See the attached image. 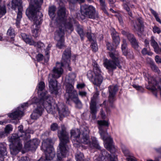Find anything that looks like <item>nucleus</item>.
<instances>
[{"mask_svg":"<svg viewBox=\"0 0 161 161\" xmlns=\"http://www.w3.org/2000/svg\"><path fill=\"white\" fill-rule=\"evenodd\" d=\"M66 14L65 8L64 7H60L58 11V17L56 19L58 23L61 22L60 26H59L55 33L54 39L56 41L64 39V28L69 29L72 31L73 29L72 23L74 22L73 19L70 20L66 18Z\"/></svg>","mask_w":161,"mask_h":161,"instance_id":"obj_1","label":"nucleus"},{"mask_svg":"<svg viewBox=\"0 0 161 161\" xmlns=\"http://www.w3.org/2000/svg\"><path fill=\"white\" fill-rule=\"evenodd\" d=\"M34 3L31 4L26 9V14L29 19L33 22V24L31 27L32 36L36 37L38 36L40 28V25L41 23V18L42 16V13L39 11L40 5Z\"/></svg>","mask_w":161,"mask_h":161,"instance_id":"obj_2","label":"nucleus"},{"mask_svg":"<svg viewBox=\"0 0 161 161\" xmlns=\"http://www.w3.org/2000/svg\"><path fill=\"white\" fill-rule=\"evenodd\" d=\"M68 135L64 126L62 125L61 130L58 132V136L60 140L57 153L58 159L59 160H62L67 155L68 147L66 144L69 142Z\"/></svg>","mask_w":161,"mask_h":161,"instance_id":"obj_3","label":"nucleus"},{"mask_svg":"<svg viewBox=\"0 0 161 161\" xmlns=\"http://www.w3.org/2000/svg\"><path fill=\"white\" fill-rule=\"evenodd\" d=\"M71 56L70 49H67L65 50L61 60V63H56V66L54 67L52 70L53 74L49 75H53L54 79L58 78L60 77L63 72V69L62 67L64 66L69 67Z\"/></svg>","mask_w":161,"mask_h":161,"instance_id":"obj_4","label":"nucleus"},{"mask_svg":"<svg viewBox=\"0 0 161 161\" xmlns=\"http://www.w3.org/2000/svg\"><path fill=\"white\" fill-rule=\"evenodd\" d=\"M97 123L99 125V133L102 139L104 141V146L105 148L111 152L113 153L115 149L114 145L113 144L112 138L110 136L107 137L108 133L105 131L103 126H108V123L105 120L98 121Z\"/></svg>","mask_w":161,"mask_h":161,"instance_id":"obj_5","label":"nucleus"},{"mask_svg":"<svg viewBox=\"0 0 161 161\" xmlns=\"http://www.w3.org/2000/svg\"><path fill=\"white\" fill-rule=\"evenodd\" d=\"M23 139L22 135L17 133L13 134L8 137V141L11 143L10 145V149L12 155H16L22 149L21 140Z\"/></svg>","mask_w":161,"mask_h":161,"instance_id":"obj_6","label":"nucleus"},{"mask_svg":"<svg viewBox=\"0 0 161 161\" xmlns=\"http://www.w3.org/2000/svg\"><path fill=\"white\" fill-rule=\"evenodd\" d=\"M81 134L80 139L79 140L80 142L83 143L85 144H89L91 147H95L98 149L100 148L97 142L96 138L94 137L92 138V142H90L89 133L90 130L86 126H83L80 128Z\"/></svg>","mask_w":161,"mask_h":161,"instance_id":"obj_7","label":"nucleus"},{"mask_svg":"<svg viewBox=\"0 0 161 161\" xmlns=\"http://www.w3.org/2000/svg\"><path fill=\"white\" fill-rule=\"evenodd\" d=\"M47 97L43 99L40 100L39 101V99L36 97L34 98L33 103H37L39 104H42L43 106L45 107L48 113L53 114L57 110L58 105L55 104L53 101V98L49 96H47Z\"/></svg>","mask_w":161,"mask_h":161,"instance_id":"obj_8","label":"nucleus"},{"mask_svg":"<svg viewBox=\"0 0 161 161\" xmlns=\"http://www.w3.org/2000/svg\"><path fill=\"white\" fill-rule=\"evenodd\" d=\"M93 72L91 70L88 71L87 76L94 85L98 86L102 83L103 78L101 75V70L96 63H94L93 64Z\"/></svg>","mask_w":161,"mask_h":161,"instance_id":"obj_9","label":"nucleus"},{"mask_svg":"<svg viewBox=\"0 0 161 161\" xmlns=\"http://www.w3.org/2000/svg\"><path fill=\"white\" fill-rule=\"evenodd\" d=\"M109 56L112 60H108L106 59L104 60V64L105 67L108 69L113 70L116 69L117 66L119 68H121L119 65L118 60V53L116 52L109 53Z\"/></svg>","mask_w":161,"mask_h":161,"instance_id":"obj_10","label":"nucleus"},{"mask_svg":"<svg viewBox=\"0 0 161 161\" xmlns=\"http://www.w3.org/2000/svg\"><path fill=\"white\" fill-rule=\"evenodd\" d=\"M52 140L47 139L43 140L41 148L45 153L46 158L47 160H51L55 155L54 149L51 145Z\"/></svg>","mask_w":161,"mask_h":161,"instance_id":"obj_11","label":"nucleus"},{"mask_svg":"<svg viewBox=\"0 0 161 161\" xmlns=\"http://www.w3.org/2000/svg\"><path fill=\"white\" fill-rule=\"evenodd\" d=\"M80 11L82 15L88 18L94 19L98 17L95 8L92 5H82L80 7Z\"/></svg>","mask_w":161,"mask_h":161,"instance_id":"obj_12","label":"nucleus"},{"mask_svg":"<svg viewBox=\"0 0 161 161\" xmlns=\"http://www.w3.org/2000/svg\"><path fill=\"white\" fill-rule=\"evenodd\" d=\"M117 157L113 154H110L105 150L101 151V153L94 161H117Z\"/></svg>","mask_w":161,"mask_h":161,"instance_id":"obj_13","label":"nucleus"},{"mask_svg":"<svg viewBox=\"0 0 161 161\" xmlns=\"http://www.w3.org/2000/svg\"><path fill=\"white\" fill-rule=\"evenodd\" d=\"M22 2L21 0H12V8L15 10L18 8L17 18L16 19V24L17 25L19 24L21 19L22 17Z\"/></svg>","mask_w":161,"mask_h":161,"instance_id":"obj_14","label":"nucleus"},{"mask_svg":"<svg viewBox=\"0 0 161 161\" xmlns=\"http://www.w3.org/2000/svg\"><path fill=\"white\" fill-rule=\"evenodd\" d=\"M66 93L65 97L68 101L70 99L71 100L78 96L76 91L74 89V87L72 84H65Z\"/></svg>","mask_w":161,"mask_h":161,"instance_id":"obj_15","label":"nucleus"},{"mask_svg":"<svg viewBox=\"0 0 161 161\" xmlns=\"http://www.w3.org/2000/svg\"><path fill=\"white\" fill-rule=\"evenodd\" d=\"M118 90V87L116 85H113L110 86L108 87L109 95L108 102L111 106H112V104L115 100V96Z\"/></svg>","mask_w":161,"mask_h":161,"instance_id":"obj_16","label":"nucleus"},{"mask_svg":"<svg viewBox=\"0 0 161 161\" xmlns=\"http://www.w3.org/2000/svg\"><path fill=\"white\" fill-rule=\"evenodd\" d=\"M39 143V141L36 139H34L25 143L24 147L27 150H34L37 147Z\"/></svg>","mask_w":161,"mask_h":161,"instance_id":"obj_17","label":"nucleus"},{"mask_svg":"<svg viewBox=\"0 0 161 161\" xmlns=\"http://www.w3.org/2000/svg\"><path fill=\"white\" fill-rule=\"evenodd\" d=\"M53 78V75H49L48 81L49 82V87L52 93L57 94L58 91L57 83L56 81H54Z\"/></svg>","mask_w":161,"mask_h":161,"instance_id":"obj_18","label":"nucleus"},{"mask_svg":"<svg viewBox=\"0 0 161 161\" xmlns=\"http://www.w3.org/2000/svg\"><path fill=\"white\" fill-rule=\"evenodd\" d=\"M57 110L61 117L68 115L69 112L67 107L62 103H59L58 105Z\"/></svg>","mask_w":161,"mask_h":161,"instance_id":"obj_19","label":"nucleus"},{"mask_svg":"<svg viewBox=\"0 0 161 161\" xmlns=\"http://www.w3.org/2000/svg\"><path fill=\"white\" fill-rule=\"evenodd\" d=\"M98 96L97 93H95L93 97L91 99L90 103V108L91 113H96L97 111V108L96 106V97Z\"/></svg>","mask_w":161,"mask_h":161,"instance_id":"obj_20","label":"nucleus"},{"mask_svg":"<svg viewBox=\"0 0 161 161\" xmlns=\"http://www.w3.org/2000/svg\"><path fill=\"white\" fill-rule=\"evenodd\" d=\"M81 130L78 129H73L71 130L70 135L71 139L74 138L73 139L74 142L76 140V142L79 143V139L80 137Z\"/></svg>","mask_w":161,"mask_h":161,"instance_id":"obj_21","label":"nucleus"},{"mask_svg":"<svg viewBox=\"0 0 161 161\" xmlns=\"http://www.w3.org/2000/svg\"><path fill=\"white\" fill-rule=\"evenodd\" d=\"M133 25L135 31L141 32L142 31L143 23L141 19H137L135 22H133Z\"/></svg>","mask_w":161,"mask_h":161,"instance_id":"obj_22","label":"nucleus"},{"mask_svg":"<svg viewBox=\"0 0 161 161\" xmlns=\"http://www.w3.org/2000/svg\"><path fill=\"white\" fill-rule=\"evenodd\" d=\"M43 109L42 106L37 107L33 111L31 115V118L36 119L41 116Z\"/></svg>","mask_w":161,"mask_h":161,"instance_id":"obj_23","label":"nucleus"},{"mask_svg":"<svg viewBox=\"0 0 161 161\" xmlns=\"http://www.w3.org/2000/svg\"><path fill=\"white\" fill-rule=\"evenodd\" d=\"M8 115L10 118L15 119L19 117H21L24 115V113L19 109V108H18L15 111L11 113L8 114Z\"/></svg>","mask_w":161,"mask_h":161,"instance_id":"obj_24","label":"nucleus"},{"mask_svg":"<svg viewBox=\"0 0 161 161\" xmlns=\"http://www.w3.org/2000/svg\"><path fill=\"white\" fill-rule=\"evenodd\" d=\"M45 88V84L43 82H40L38 85V93L40 94V100L43 99L47 97V96H48L46 94V92H45L41 93V91H42ZM46 93L47 92H46Z\"/></svg>","mask_w":161,"mask_h":161,"instance_id":"obj_25","label":"nucleus"},{"mask_svg":"<svg viewBox=\"0 0 161 161\" xmlns=\"http://www.w3.org/2000/svg\"><path fill=\"white\" fill-rule=\"evenodd\" d=\"M159 46L154 40V37H152V46L154 48V52L157 54L161 53V43H159Z\"/></svg>","mask_w":161,"mask_h":161,"instance_id":"obj_26","label":"nucleus"},{"mask_svg":"<svg viewBox=\"0 0 161 161\" xmlns=\"http://www.w3.org/2000/svg\"><path fill=\"white\" fill-rule=\"evenodd\" d=\"M7 152L5 144L0 143V160H3V157L7 155Z\"/></svg>","mask_w":161,"mask_h":161,"instance_id":"obj_27","label":"nucleus"},{"mask_svg":"<svg viewBox=\"0 0 161 161\" xmlns=\"http://www.w3.org/2000/svg\"><path fill=\"white\" fill-rule=\"evenodd\" d=\"M76 77V75L75 74H69L66 78L65 84H69L72 85L74 84Z\"/></svg>","mask_w":161,"mask_h":161,"instance_id":"obj_28","label":"nucleus"},{"mask_svg":"<svg viewBox=\"0 0 161 161\" xmlns=\"http://www.w3.org/2000/svg\"><path fill=\"white\" fill-rule=\"evenodd\" d=\"M18 130L17 134H20V135H22L24 139H26L30 138V135L29 133L24 132L23 131V126L22 125H20L18 127Z\"/></svg>","mask_w":161,"mask_h":161,"instance_id":"obj_29","label":"nucleus"},{"mask_svg":"<svg viewBox=\"0 0 161 161\" xmlns=\"http://www.w3.org/2000/svg\"><path fill=\"white\" fill-rule=\"evenodd\" d=\"M127 37L132 45L134 47H137L138 44L133 35L130 33L128 35Z\"/></svg>","mask_w":161,"mask_h":161,"instance_id":"obj_30","label":"nucleus"},{"mask_svg":"<svg viewBox=\"0 0 161 161\" xmlns=\"http://www.w3.org/2000/svg\"><path fill=\"white\" fill-rule=\"evenodd\" d=\"M23 39L26 42L30 45L34 43V41L29 38V36L25 33H22L21 34Z\"/></svg>","mask_w":161,"mask_h":161,"instance_id":"obj_31","label":"nucleus"},{"mask_svg":"<svg viewBox=\"0 0 161 161\" xmlns=\"http://www.w3.org/2000/svg\"><path fill=\"white\" fill-rule=\"evenodd\" d=\"M112 36L114 42L115 43V46H117L119 43L120 39L118 34L114 30L112 33Z\"/></svg>","mask_w":161,"mask_h":161,"instance_id":"obj_32","label":"nucleus"},{"mask_svg":"<svg viewBox=\"0 0 161 161\" xmlns=\"http://www.w3.org/2000/svg\"><path fill=\"white\" fill-rule=\"evenodd\" d=\"M123 7L124 9L128 12V14L131 17L132 16V14L130 11V8L128 7L129 3H127L126 1L123 0Z\"/></svg>","mask_w":161,"mask_h":161,"instance_id":"obj_33","label":"nucleus"},{"mask_svg":"<svg viewBox=\"0 0 161 161\" xmlns=\"http://www.w3.org/2000/svg\"><path fill=\"white\" fill-rule=\"evenodd\" d=\"M76 104V107L78 108H81L82 107V104L81 102L79 99L78 96L75 97L72 100Z\"/></svg>","mask_w":161,"mask_h":161,"instance_id":"obj_34","label":"nucleus"},{"mask_svg":"<svg viewBox=\"0 0 161 161\" xmlns=\"http://www.w3.org/2000/svg\"><path fill=\"white\" fill-rule=\"evenodd\" d=\"M51 46L52 45L51 44H49L45 50V57L46 59L47 60H48L49 59V50L50 49V48Z\"/></svg>","mask_w":161,"mask_h":161,"instance_id":"obj_35","label":"nucleus"},{"mask_svg":"<svg viewBox=\"0 0 161 161\" xmlns=\"http://www.w3.org/2000/svg\"><path fill=\"white\" fill-rule=\"evenodd\" d=\"M75 157L77 161H84V155L82 153L77 152Z\"/></svg>","mask_w":161,"mask_h":161,"instance_id":"obj_36","label":"nucleus"},{"mask_svg":"<svg viewBox=\"0 0 161 161\" xmlns=\"http://www.w3.org/2000/svg\"><path fill=\"white\" fill-rule=\"evenodd\" d=\"M56 8L54 6L50 7L49 9V14L51 17H53L54 16Z\"/></svg>","mask_w":161,"mask_h":161,"instance_id":"obj_37","label":"nucleus"},{"mask_svg":"<svg viewBox=\"0 0 161 161\" xmlns=\"http://www.w3.org/2000/svg\"><path fill=\"white\" fill-rule=\"evenodd\" d=\"M155 150L159 154L158 157H155L154 160H152V161H159V158H161V147L155 148Z\"/></svg>","mask_w":161,"mask_h":161,"instance_id":"obj_38","label":"nucleus"},{"mask_svg":"<svg viewBox=\"0 0 161 161\" xmlns=\"http://www.w3.org/2000/svg\"><path fill=\"white\" fill-rule=\"evenodd\" d=\"M152 70H153L155 72L159 74L160 71L158 67L155 64L154 62L152 61Z\"/></svg>","mask_w":161,"mask_h":161,"instance_id":"obj_39","label":"nucleus"},{"mask_svg":"<svg viewBox=\"0 0 161 161\" xmlns=\"http://www.w3.org/2000/svg\"><path fill=\"white\" fill-rule=\"evenodd\" d=\"M58 43L57 44V47L59 49L64 48L65 47L64 43V39L62 40H59L57 41Z\"/></svg>","mask_w":161,"mask_h":161,"instance_id":"obj_40","label":"nucleus"},{"mask_svg":"<svg viewBox=\"0 0 161 161\" xmlns=\"http://www.w3.org/2000/svg\"><path fill=\"white\" fill-rule=\"evenodd\" d=\"M152 14L155 17L156 20L161 24V20L159 17L158 14L152 9Z\"/></svg>","mask_w":161,"mask_h":161,"instance_id":"obj_41","label":"nucleus"},{"mask_svg":"<svg viewBox=\"0 0 161 161\" xmlns=\"http://www.w3.org/2000/svg\"><path fill=\"white\" fill-rule=\"evenodd\" d=\"M31 45H34V46L39 48H43L44 46V44L40 42H36L34 41L33 44H31Z\"/></svg>","mask_w":161,"mask_h":161,"instance_id":"obj_42","label":"nucleus"},{"mask_svg":"<svg viewBox=\"0 0 161 161\" xmlns=\"http://www.w3.org/2000/svg\"><path fill=\"white\" fill-rule=\"evenodd\" d=\"M91 47L93 51L96 52L98 49V47L95 40L92 41L91 42Z\"/></svg>","mask_w":161,"mask_h":161,"instance_id":"obj_43","label":"nucleus"},{"mask_svg":"<svg viewBox=\"0 0 161 161\" xmlns=\"http://www.w3.org/2000/svg\"><path fill=\"white\" fill-rule=\"evenodd\" d=\"M7 35L13 38L15 35L14 30L11 27H10L8 31Z\"/></svg>","mask_w":161,"mask_h":161,"instance_id":"obj_44","label":"nucleus"},{"mask_svg":"<svg viewBox=\"0 0 161 161\" xmlns=\"http://www.w3.org/2000/svg\"><path fill=\"white\" fill-rule=\"evenodd\" d=\"M12 126L11 125H6L4 129V131L5 133H9L10 131L12 130Z\"/></svg>","mask_w":161,"mask_h":161,"instance_id":"obj_45","label":"nucleus"},{"mask_svg":"<svg viewBox=\"0 0 161 161\" xmlns=\"http://www.w3.org/2000/svg\"><path fill=\"white\" fill-rule=\"evenodd\" d=\"M121 147L122 151L125 155H128L129 153V151L128 148L124 144H122Z\"/></svg>","mask_w":161,"mask_h":161,"instance_id":"obj_46","label":"nucleus"},{"mask_svg":"<svg viewBox=\"0 0 161 161\" xmlns=\"http://www.w3.org/2000/svg\"><path fill=\"white\" fill-rule=\"evenodd\" d=\"M6 12L5 7L4 6H0V17H1V15L4 14Z\"/></svg>","mask_w":161,"mask_h":161,"instance_id":"obj_47","label":"nucleus"},{"mask_svg":"<svg viewBox=\"0 0 161 161\" xmlns=\"http://www.w3.org/2000/svg\"><path fill=\"white\" fill-rule=\"evenodd\" d=\"M142 53L143 55L148 54L149 55H150V48L149 49L146 48H144L142 50Z\"/></svg>","mask_w":161,"mask_h":161,"instance_id":"obj_48","label":"nucleus"},{"mask_svg":"<svg viewBox=\"0 0 161 161\" xmlns=\"http://www.w3.org/2000/svg\"><path fill=\"white\" fill-rule=\"evenodd\" d=\"M133 86L137 90L139 91L140 92H143V88L140 86H138V85H133Z\"/></svg>","mask_w":161,"mask_h":161,"instance_id":"obj_49","label":"nucleus"},{"mask_svg":"<svg viewBox=\"0 0 161 161\" xmlns=\"http://www.w3.org/2000/svg\"><path fill=\"white\" fill-rule=\"evenodd\" d=\"M153 31L154 33H157L159 34L161 32V31L159 28L157 26H154L153 28Z\"/></svg>","mask_w":161,"mask_h":161,"instance_id":"obj_50","label":"nucleus"},{"mask_svg":"<svg viewBox=\"0 0 161 161\" xmlns=\"http://www.w3.org/2000/svg\"><path fill=\"white\" fill-rule=\"evenodd\" d=\"M32 4L34 3L36 4H38V5H41L43 3V0H33L31 2Z\"/></svg>","mask_w":161,"mask_h":161,"instance_id":"obj_51","label":"nucleus"},{"mask_svg":"<svg viewBox=\"0 0 161 161\" xmlns=\"http://www.w3.org/2000/svg\"><path fill=\"white\" fill-rule=\"evenodd\" d=\"M78 33L80 35V36L82 38L83 35V29L80 27H78L77 30Z\"/></svg>","mask_w":161,"mask_h":161,"instance_id":"obj_52","label":"nucleus"},{"mask_svg":"<svg viewBox=\"0 0 161 161\" xmlns=\"http://www.w3.org/2000/svg\"><path fill=\"white\" fill-rule=\"evenodd\" d=\"M58 125L56 123L52 124L51 126V128L52 130L54 131L58 129Z\"/></svg>","mask_w":161,"mask_h":161,"instance_id":"obj_53","label":"nucleus"},{"mask_svg":"<svg viewBox=\"0 0 161 161\" xmlns=\"http://www.w3.org/2000/svg\"><path fill=\"white\" fill-rule=\"evenodd\" d=\"M44 58L43 55L42 54H39L36 57V59L38 61H41L43 60Z\"/></svg>","mask_w":161,"mask_h":161,"instance_id":"obj_54","label":"nucleus"},{"mask_svg":"<svg viewBox=\"0 0 161 161\" xmlns=\"http://www.w3.org/2000/svg\"><path fill=\"white\" fill-rule=\"evenodd\" d=\"M87 36L88 39L91 42L92 41L95 40V39L94 38H92V35L90 33H87Z\"/></svg>","mask_w":161,"mask_h":161,"instance_id":"obj_55","label":"nucleus"},{"mask_svg":"<svg viewBox=\"0 0 161 161\" xmlns=\"http://www.w3.org/2000/svg\"><path fill=\"white\" fill-rule=\"evenodd\" d=\"M123 44L122 45L121 49H126L127 43L125 40L124 39L123 41Z\"/></svg>","mask_w":161,"mask_h":161,"instance_id":"obj_56","label":"nucleus"},{"mask_svg":"<svg viewBox=\"0 0 161 161\" xmlns=\"http://www.w3.org/2000/svg\"><path fill=\"white\" fill-rule=\"evenodd\" d=\"M155 60L156 62L158 64H159L161 63V59L158 55H157L155 56Z\"/></svg>","mask_w":161,"mask_h":161,"instance_id":"obj_57","label":"nucleus"},{"mask_svg":"<svg viewBox=\"0 0 161 161\" xmlns=\"http://www.w3.org/2000/svg\"><path fill=\"white\" fill-rule=\"evenodd\" d=\"M107 47L109 50H113V48L111 46V44L109 43L108 42L107 43Z\"/></svg>","mask_w":161,"mask_h":161,"instance_id":"obj_58","label":"nucleus"},{"mask_svg":"<svg viewBox=\"0 0 161 161\" xmlns=\"http://www.w3.org/2000/svg\"><path fill=\"white\" fill-rule=\"evenodd\" d=\"M85 86L84 83L78 84L77 85V88L78 89H81L83 88Z\"/></svg>","mask_w":161,"mask_h":161,"instance_id":"obj_59","label":"nucleus"},{"mask_svg":"<svg viewBox=\"0 0 161 161\" xmlns=\"http://www.w3.org/2000/svg\"><path fill=\"white\" fill-rule=\"evenodd\" d=\"M79 94L82 97L86 96V93L85 92L80 91L79 92Z\"/></svg>","mask_w":161,"mask_h":161,"instance_id":"obj_60","label":"nucleus"},{"mask_svg":"<svg viewBox=\"0 0 161 161\" xmlns=\"http://www.w3.org/2000/svg\"><path fill=\"white\" fill-rule=\"evenodd\" d=\"M122 51L123 52V54L125 55H127L128 54V53L126 49H122Z\"/></svg>","mask_w":161,"mask_h":161,"instance_id":"obj_61","label":"nucleus"},{"mask_svg":"<svg viewBox=\"0 0 161 161\" xmlns=\"http://www.w3.org/2000/svg\"><path fill=\"white\" fill-rule=\"evenodd\" d=\"M148 85H147L146 86V88L147 89L149 90H151V83L150 80H148Z\"/></svg>","mask_w":161,"mask_h":161,"instance_id":"obj_62","label":"nucleus"},{"mask_svg":"<svg viewBox=\"0 0 161 161\" xmlns=\"http://www.w3.org/2000/svg\"><path fill=\"white\" fill-rule=\"evenodd\" d=\"M5 133V132H4L3 131H0V138H2L4 136Z\"/></svg>","mask_w":161,"mask_h":161,"instance_id":"obj_63","label":"nucleus"},{"mask_svg":"<svg viewBox=\"0 0 161 161\" xmlns=\"http://www.w3.org/2000/svg\"><path fill=\"white\" fill-rule=\"evenodd\" d=\"M27 158L26 157H22L19 161H27Z\"/></svg>","mask_w":161,"mask_h":161,"instance_id":"obj_64","label":"nucleus"}]
</instances>
